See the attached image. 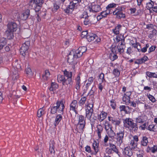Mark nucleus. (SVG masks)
I'll use <instances>...</instances> for the list:
<instances>
[{"instance_id": "27", "label": "nucleus", "mask_w": 157, "mask_h": 157, "mask_svg": "<svg viewBox=\"0 0 157 157\" xmlns=\"http://www.w3.org/2000/svg\"><path fill=\"white\" fill-rule=\"evenodd\" d=\"M107 115V113L102 111L100 115V117L99 119L100 122L102 121L106 118Z\"/></svg>"}, {"instance_id": "20", "label": "nucleus", "mask_w": 157, "mask_h": 157, "mask_svg": "<svg viewBox=\"0 0 157 157\" xmlns=\"http://www.w3.org/2000/svg\"><path fill=\"white\" fill-rule=\"evenodd\" d=\"M103 130V128L101 125L99 124L97 125L96 131L97 132L98 138L100 139L101 138V133L102 132Z\"/></svg>"}, {"instance_id": "35", "label": "nucleus", "mask_w": 157, "mask_h": 157, "mask_svg": "<svg viewBox=\"0 0 157 157\" xmlns=\"http://www.w3.org/2000/svg\"><path fill=\"white\" fill-rule=\"evenodd\" d=\"M104 126L106 131L109 130L110 129H112V127L110 126V124L107 121H105Z\"/></svg>"}, {"instance_id": "52", "label": "nucleus", "mask_w": 157, "mask_h": 157, "mask_svg": "<svg viewBox=\"0 0 157 157\" xmlns=\"http://www.w3.org/2000/svg\"><path fill=\"white\" fill-rule=\"evenodd\" d=\"M116 6V4L114 3H112L109 4L107 7L106 9H108L113 8L115 7Z\"/></svg>"}, {"instance_id": "43", "label": "nucleus", "mask_w": 157, "mask_h": 157, "mask_svg": "<svg viewBox=\"0 0 157 157\" xmlns=\"http://www.w3.org/2000/svg\"><path fill=\"white\" fill-rule=\"evenodd\" d=\"M111 51L113 53H117L119 52V47L118 46H115L113 47Z\"/></svg>"}, {"instance_id": "63", "label": "nucleus", "mask_w": 157, "mask_h": 157, "mask_svg": "<svg viewBox=\"0 0 157 157\" xmlns=\"http://www.w3.org/2000/svg\"><path fill=\"white\" fill-rule=\"evenodd\" d=\"M94 79L92 77H89L88 79V83H90L91 84L93 82Z\"/></svg>"}, {"instance_id": "51", "label": "nucleus", "mask_w": 157, "mask_h": 157, "mask_svg": "<svg viewBox=\"0 0 157 157\" xmlns=\"http://www.w3.org/2000/svg\"><path fill=\"white\" fill-rule=\"evenodd\" d=\"M99 78L100 79L102 80V82H105V80L104 79V75L103 73H101L100 74Z\"/></svg>"}, {"instance_id": "37", "label": "nucleus", "mask_w": 157, "mask_h": 157, "mask_svg": "<svg viewBox=\"0 0 157 157\" xmlns=\"http://www.w3.org/2000/svg\"><path fill=\"white\" fill-rule=\"evenodd\" d=\"M130 97H128L127 98V96L124 95L122 98V100L126 104H128V103H129L130 101Z\"/></svg>"}, {"instance_id": "22", "label": "nucleus", "mask_w": 157, "mask_h": 157, "mask_svg": "<svg viewBox=\"0 0 157 157\" xmlns=\"http://www.w3.org/2000/svg\"><path fill=\"white\" fill-rule=\"evenodd\" d=\"M120 111L121 112L124 111L126 113H128L130 110L129 107L128 106L125 105H122L120 106Z\"/></svg>"}, {"instance_id": "61", "label": "nucleus", "mask_w": 157, "mask_h": 157, "mask_svg": "<svg viewBox=\"0 0 157 157\" xmlns=\"http://www.w3.org/2000/svg\"><path fill=\"white\" fill-rule=\"evenodd\" d=\"M154 126L153 125H150L148 127L149 130L151 131H154Z\"/></svg>"}, {"instance_id": "29", "label": "nucleus", "mask_w": 157, "mask_h": 157, "mask_svg": "<svg viewBox=\"0 0 157 157\" xmlns=\"http://www.w3.org/2000/svg\"><path fill=\"white\" fill-rule=\"evenodd\" d=\"M58 87V85L56 83L52 82L51 85V87L49 89L51 91H53Z\"/></svg>"}, {"instance_id": "59", "label": "nucleus", "mask_w": 157, "mask_h": 157, "mask_svg": "<svg viewBox=\"0 0 157 157\" xmlns=\"http://www.w3.org/2000/svg\"><path fill=\"white\" fill-rule=\"evenodd\" d=\"M79 50V48L78 49H77L75 53L76 54V56L77 58H79L81 56H79L81 54V52Z\"/></svg>"}, {"instance_id": "34", "label": "nucleus", "mask_w": 157, "mask_h": 157, "mask_svg": "<svg viewBox=\"0 0 157 157\" xmlns=\"http://www.w3.org/2000/svg\"><path fill=\"white\" fill-rule=\"evenodd\" d=\"M149 151H151L153 153L157 151V146H154L151 148L150 147L148 146L147 148L148 152Z\"/></svg>"}, {"instance_id": "55", "label": "nucleus", "mask_w": 157, "mask_h": 157, "mask_svg": "<svg viewBox=\"0 0 157 157\" xmlns=\"http://www.w3.org/2000/svg\"><path fill=\"white\" fill-rule=\"evenodd\" d=\"M110 105L112 108L114 109L116 107V104L114 102V100H112L110 101Z\"/></svg>"}, {"instance_id": "44", "label": "nucleus", "mask_w": 157, "mask_h": 157, "mask_svg": "<svg viewBox=\"0 0 157 157\" xmlns=\"http://www.w3.org/2000/svg\"><path fill=\"white\" fill-rule=\"evenodd\" d=\"M115 53L111 54L109 56L110 58L112 61H114L117 58V56Z\"/></svg>"}, {"instance_id": "47", "label": "nucleus", "mask_w": 157, "mask_h": 157, "mask_svg": "<svg viewBox=\"0 0 157 157\" xmlns=\"http://www.w3.org/2000/svg\"><path fill=\"white\" fill-rule=\"evenodd\" d=\"M109 12L108 10H106L105 11H103L101 13V14L102 16V17H106L107 15L109 13Z\"/></svg>"}, {"instance_id": "16", "label": "nucleus", "mask_w": 157, "mask_h": 157, "mask_svg": "<svg viewBox=\"0 0 157 157\" xmlns=\"http://www.w3.org/2000/svg\"><path fill=\"white\" fill-rule=\"evenodd\" d=\"M124 152L125 155L129 157L132 155V148L130 147H125L124 149Z\"/></svg>"}, {"instance_id": "46", "label": "nucleus", "mask_w": 157, "mask_h": 157, "mask_svg": "<svg viewBox=\"0 0 157 157\" xmlns=\"http://www.w3.org/2000/svg\"><path fill=\"white\" fill-rule=\"evenodd\" d=\"M35 4L42 5L44 3L43 0H33Z\"/></svg>"}, {"instance_id": "6", "label": "nucleus", "mask_w": 157, "mask_h": 157, "mask_svg": "<svg viewBox=\"0 0 157 157\" xmlns=\"http://www.w3.org/2000/svg\"><path fill=\"white\" fill-rule=\"evenodd\" d=\"M93 104L92 103L88 102L86 105V117L90 119L91 117L93 112Z\"/></svg>"}, {"instance_id": "23", "label": "nucleus", "mask_w": 157, "mask_h": 157, "mask_svg": "<svg viewBox=\"0 0 157 157\" xmlns=\"http://www.w3.org/2000/svg\"><path fill=\"white\" fill-rule=\"evenodd\" d=\"M64 76H66L67 77V78L66 79H68L70 78L71 80V84H72V72H69L67 71L66 70H65L64 71Z\"/></svg>"}, {"instance_id": "28", "label": "nucleus", "mask_w": 157, "mask_h": 157, "mask_svg": "<svg viewBox=\"0 0 157 157\" xmlns=\"http://www.w3.org/2000/svg\"><path fill=\"white\" fill-rule=\"evenodd\" d=\"M9 96L13 99H17L19 98V96L17 94V92L15 91H13L11 94H9Z\"/></svg>"}, {"instance_id": "7", "label": "nucleus", "mask_w": 157, "mask_h": 157, "mask_svg": "<svg viewBox=\"0 0 157 157\" xmlns=\"http://www.w3.org/2000/svg\"><path fill=\"white\" fill-rule=\"evenodd\" d=\"M30 45V42L29 41H26L22 44L20 50V53L22 56H25L26 54L28 53V50Z\"/></svg>"}, {"instance_id": "56", "label": "nucleus", "mask_w": 157, "mask_h": 157, "mask_svg": "<svg viewBox=\"0 0 157 157\" xmlns=\"http://www.w3.org/2000/svg\"><path fill=\"white\" fill-rule=\"evenodd\" d=\"M25 71L27 74L31 75L32 74V70L30 68H27Z\"/></svg>"}, {"instance_id": "50", "label": "nucleus", "mask_w": 157, "mask_h": 157, "mask_svg": "<svg viewBox=\"0 0 157 157\" xmlns=\"http://www.w3.org/2000/svg\"><path fill=\"white\" fill-rule=\"evenodd\" d=\"M136 120L137 123L142 124L144 122V121L140 117H138L136 119Z\"/></svg>"}, {"instance_id": "1", "label": "nucleus", "mask_w": 157, "mask_h": 157, "mask_svg": "<svg viewBox=\"0 0 157 157\" xmlns=\"http://www.w3.org/2000/svg\"><path fill=\"white\" fill-rule=\"evenodd\" d=\"M7 28L5 35L8 39H12L13 37V33L17 29V25L15 22H9L7 25Z\"/></svg>"}, {"instance_id": "49", "label": "nucleus", "mask_w": 157, "mask_h": 157, "mask_svg": "<svg viewBox=\"0 0 157 157\" xmlns=\"http://www.w3.org/2000/svg\"><path fill=\"white\" fill-rule=\"evenodd\" d=\"M113 73L116 76H119L120 73L119 71L117 69H114L113 70Z\"/></svg>"}, {"instance_id": "54", "label": "nucleus", "mask_w": 157, "mask_h": 157, "mask_svg": "<svg viewBox=\"0 0 157 157\" xmlns=\"http://www.w3.org/2000/svg\"><path fill=\"white\" fill-rule=\"evenodd\" d=\"M58 0L56 2V5H54V8L56 9V10H57L60 6L62 7V6H59V3H58Z\"/></svg>"}, {"instance_id": "32", "label": "nucleus", "mask_w": 157, "mask_h": 157, "mask_svg": "<svg viewBox=\"0 0 157 157\" xmlns=\"http://www.w3.org/2000/svg\"><path fill=\"white\" fill-rule=\"evenodd\" d=\"M50 75V73L48 70H46L45 71L44 74L43 75V78L45 80H47Z\"/></svg>"}, {"instance_id": "19", "label": "nucleus", "mask_w": 157, "mask_h": 157, "mask_svg": "<svg viewBox=\"0 0 157 157\" xmlns=\"http://www.w3.org/2000/svg\"><path fill=\"white\" fill-rule=\"evenodd\" d=\"M6 39L4 37L0 38V50L2 49L3 47L6 45Z\"/></svg>"}, {"instance_id": "13", "label": "nucleus", "mask_w": 157, "mask_h": 157, "mask_svg": "<svg viewBox=\"0 0 157 157\" xmlns=\"http://www.w3.org/2000/svg\"><path fill=\"white\" fill-rule=\"evenodd\" d=\"M97 37V36L93 33H89L88 35L86 36V39L89 42L94 41V40Z\"/></svg>"}, {"instance_id": "3", "label": "nucleus", "mask_w": 157, "mask_h": 157, "mask_svg": "<svg viewBox=\"0 0 157 157\" xmlns=\"http://www.w3.org/2000/svg\"><path fill=\"white\" fill-rule=\"evenodd\" d=\"M124 129L120 128L117 130V134L116 136V142L120 145L123 142L124 138Z\"/></svg>"}, {"instance_id": "38", "label": "nucleus", "mask_w": 157, "mask_h": 157, "mask_svg": "<svg viewBox=\"0 0 157 157\" xmlns=\"http://www.w3.org/2000/svg\"><path fill=\"white\" fill-rule=\"evenodd\" d=\"M79 50L80 51L81 54L79 56H82L83 53L86 50V48L84 46L80 47L79 48Z\"/></svg>"}, {"instance_id": "60", "label": "nucleus", "mask_w": 157, "mask_h": 157, "mask_svg": "<svg viewBox=\"0 0 157 157\" xmlns=\"http://www.w3.org/2000/svg\"><path fill=\"white\" fill-rule=\"evenodd\" d=\"M156 48V47L155 46H152L150 47L149 49L148 52L150 53L152 52Z\"/></svg>"}, {"instance_id": "21", "label": "nucleus", "mask_w": 157, "mask_h": 157, "mask_svg": "<svg viewBox=\"0 0 157 157\" xmlns=\"http://www.w3.org/2000/svg\"><path fill=\"white\" fill-rule=\"evenodd\" d=\"M147 59V57L146 56H144L141 59H137L135 61V63L138 64H140L145 62Z\"/></svg>"}, {"instance_id": "25", "label": "nucleus", "mask_w": 157, "mask_h": 157, "mask_svg": "<svg viewBox=\"0 0 157 157\" xmlns=\"http://www.w3.org/2000/svg\"><path fill=\"white\" fill-rule=\"evenodd\" d=\"M62 117L61 114H59L56 117L55 122L54 123V124L55 126L59 124L60 121L62 120Z\"/></svg>"}, {"instance_id": "10", "label": "nucleus", "mask_w": 157, "mask_h": 157, "mask_svg": "<svg viewBox=\"0 0 157 157\" xmlns=\"http://www.w3.org/2000/svg\"><path fill=\"white\" fill-rule=\"evenodd\" d=\"M76 3L74 2H71L70 5L65 8L63 6H62V9L65 12L67 13H71L74 10V8L75 6Z\"/></svg>"}, {"instance_id": "12", "label": "nucleus", "mask_w": 157, "mask_h": 157, "mask_svg": "<svg viewBox=\"0 0 157 157\" xmlns=\"http://www.w3.org/2000/svg\"><path fill=\"white\" fill-rule=\"evenodd\" d=\"M113 14L114 15H116L118 19L125 18V13L121 10H117L113 12Z\"/></svg>"}, {"instance_id": "31", "label": "nucleus", "mask_w": 157, "mask_h": 157, "mask_svg": "<svg viewBox=\"0 0 157 157\" xmlns=\"http://www.w3.org/2000/svg\"><path fill=\"white\" fill-rule=\"evenodd\" d=\"M121 27V25H118L116 26L115 29L113 30L114 33L116 34H119V31Z\"/></svg>"}, {"instance_id": "58", "label": "nucleus", "mask_w": 157, "mask_h": 157, "mask_svg": "<svg viewBox=\"0 0 157 157\" xmlns=\"http://www.w3.org/2000/svg\"><path fill=\"white\" fill-rule=\"evenodd\" d=\"M148 97L149 99L152 102H154L155 101V98L152 95L149 94L148 96Z\"/></svg>"}, {"instance_id": "39", "label": "nucleus", "mask_w": 157, "mask_h": 157, "mask_svg": "<svg viewBox=\"0 0 157 157\" xmlns=\"http://www.w3.org/2000/svg\"><path fill=\"white\" fill-rule=\"evenodd\" d=\"M137 147V143L135 142L134 140H131L130 144V147L132 149H134Z\"/></svg>"}, {"instance_id": "62", "label": "nucleus", "mask_w": 157, "mask_h": 157, "mask_svg": "<svg viewBox=\"0 0 157 157\" xmlns=\"http://www.w3.org/2000/svg\"><path fill=\"white\" fill-rule=\"evenodd\" d=\"M18 77V75L17 74H16V73L15 74H13L12 76V78L14 80L17 79Z\"/></svg>"}, {"instance_id": "64", "label": "nucleus", "mask_w": 157, "mask_h": 157, "mask_svg": "<svg viewBox=\"0 0 157 157\" xmlns=\"http://www.w3.org/2000/svg\"><path fill=\"white\" fill-rule=\"evenodd\" d=\"M85 150L86 151L90 153L91 151V149L89 146H87L85 147Z\"/></svg>"}, {"instance_id": "9", "label": "nucleus", "mask_w": 157, "mask_h": 157, "mask_svg": "<svg viewBox=\"0 0 157 157\" xmlns=\"http://www.w3.org/2000/svg\"><path fill=\"white\" fill-rule=\"evenodd\" d=\"M82 109V107L81 106L78 108V105L77 101L75 100H74L71 102L70 105V110L74 112L76 114L78 113L77 109L79 110H81Z\"/></svg>"}, {"instance_id": "15", "label": "nucleus", "mask_w": 157, "mask_h": 157, "mask_svg": "<svg viewBox=\"0 0 157 157\" xmlns=\"http://www.w3.org/2000/svg\"><path fill=\"white\" fill-rule=\"evenodd\" d=\"M29 15L30 10H27L22 13L21 16V17L22 19L25 20L28 18Z\"/></svg>"}, {"instance_id": "33", "label": "nucleus", "mask_w": 157, "mask_h": 157, "mask_svg": "<svg viewBox=\"0 0 157 157\" xmlns=\"http://www.w3.org/2000/svg\"><path fill=\"white\" fill-rule=\"evenodd\" d=\"M148 143L147 138L146 136L143 137L141 142V145L144 146H146Z\"/></svg>"}, {"instance_id": "45", "label": "nucleus", "mask_w": 157, "mask_h": 157, "mask_svg": "<svg viewBox=\"0 0 157 157\" xmlns=\"http://www.w3.org/2000/svg\"><path fill=\"white\" fill-rule=\"evenodd\" d=\"M154 5V3L153 2H149L148 3H147V8L151 9L152 8H153V6Z\"/></svg>"}, {"instance_id": "26", "label": "nucleus", "mask_w": 157, "mask_h": 157, "mask_svg": "<svg viewBox=\"0 0 157 157\" xmlns=\"http://www.w3.org/2000/svg\"><path fill=\"white\" fill-rule=\"evenodd\" d=\"M78 124L85 125V120L84 118V116L82 115H79V121Z\"/></svg>"}, {"instance_id": "40", "label": "nucleus", "mask_w": 157, "mask_h": 157, "mask_svg": "<svg viewBox=\"0 0 157 157\" xmlns=\"http://www.w3.org/2000/svg\"><path fill=\"white\" fill-rule=\"evenodd\" d=\"M86 99V98L85 97H84L81 98L78 102V103L80 106L83 105L85 104Z\"/></svg>"}, {"instance_id": "36", "label": "nucleus", "mask_w": 157, "mask_h": 157, "mask_svg": "<svg viewBox=\"0 0 157 157\" xmlns=\"http://www.w3.org/2000/svg\"><path fill=\"white\" fill-rule=\"evenodd\" d=\"M147 75L150 78H157V75L155 73H152L147 71L146 73Z\"/></svg>"}, {"instance_id": "5", "label": "nucleus", "mask_w": 157, "mask_h": 157, "mask_svg": "<svg viewBox=\"0 0 157 157\" xmlns=\"http://www.w3.org/2000/svg\"><path fill=\"white\" fill-rule=\"evenodd\" d=\"M124 123L125 126L128 128H131L135 131L138 129L136 124L134 123L133 120L131 118H126L124 121Z\"/></svg>"}, {"instance_id": "11", "label": "nucleus", "mask_w": 157, "mask_h": 157, "mask_svg": "<svg viewBox=\"0 0 157 157\" xmlns=\"http://www.w3.org/2000/svg\"><path fill=\"white\" fill-rule=\"evenodd\" d=\"M89 11L90 12H97L101 10V8L100 6L98 5H94V3L92 4L90 6H89Z\"/></svg>"}, {"instance_id": "30", "label": "nucleus", "mask_w": 157, "mask_h": 157, "mask_svg": "<svg viewBox=\"0 0 157 157\" xmlns=\"http://www.w3.org/2000/svg\"><path fill=\"white\" fill-rule=\"evenodd\" d=\"M99 146V144L97 143L96 141H94L93 144V147L94 150L95 152V155L98 152V147Z\"/></svg>"}, {"instance_id": "24", "label": "nucleus", "mask_w": 157, "mask_h": 157, "mask_svg": "<svg viewBox=\"0 0 157 157\" xmlns=\"http://www.w3.org/2000/svg\"><path fill=\"white\" fill-rule=\"evenodd\" d=\"M106 132L109 137L112 139L114 138L115 133L114 131L112 130V129H110L109 130Z\"/></svg>"}, {"instance_id": "57", "label": "nucleus", "mask_w": 157, "mask_h": 157, "mask_svg": "<svg viewBox=\"0 0 157 157\" xmlns=\"http://www.w3.org/2000/svg\"><path fill=\"white\" fill-rule=\"evenodd\" d=\"M111 150L112 149L113 151H114L115 152H117V150L116 148V146L113 145L111 144L110 145Z\"/></svg>"}, {"instance_id": "4", "label": "nucleus", "mask_w": 157, "mask_h": 157, "mask_svg": "<svg viewBox=\"0 0 157 157\" xmlns=\"http://www.w3.org/2000/svg\"><path fill=\"white\" fill-rule=\"evenodd\" d=\"M56 105L53 106L51 109V113L55 114L57 111L58 109L61 111V113H63V110L64 108V105L63 101H57L56 104Z\"/></svg>"}, {"instance_id": "14", "label": "nucleus", "mask_w": 157, "mask_h": 157, "mask_svg": "<svg viewBox=\"0 0 157 157\" xmlns=\"http://www.w3.org/2000/svg\"><path fill=\"white\" fill-rule=\"evenodd\" d=\"M81 79L80 75H78L77 77L75 78V83L76 84L75 86V88L77 90H79L81 86Z\"/></svg>"}, {"instance_id": "48", "label": "nucleus", "mask_w": 157, "mask_h": 157, "mask_svg": "<svg viewBox=\"0 0 157 157\" xmlns=\"http://www.w3.org/2000/svg\"><path fill=\"white\" fill-rule=\"evenodd\" d=\"M150 46L149 44H146V46L143 48L141 49V51L143 52H145L147 50V48Z\"/></svg>"}, {"instance_id": "53", "label": "nucleus", "mask_w": 157, "mask_h": 157, "mask_svg": "<svg viewBox=\"0 0 157 157\" xmlns=\"http://www.w3.org/2000/svg\"><path fill=\"white\" fill-rule=\"evenodd\" d=\"M89 33H88L87 31H83L82 33V37H84L85 36H86H86L89 34Z\"/></svg>"}, {"instance_id": "41", "label": "nucleus", "mask_w": 157, "mask_h": 157, "mask_svg": "<svg viewBox=\"0 0 157 157\" xmlns=\"http://www.w3.org/2000/svg\"><path fill=\"white\" fill-rule=\"evenodd\" d=\"M43 108H40L37 111V116L39 117H40L43 114Z\"/></svg>"}, {"instance_id": "42", "label": "nucleus", "mask_w": 157, "mask_h": 157, "mask_svg": "<svg viewBox=\"0 0 157 157\" xmlns=\"http://www.w3.org/2000/svg\"><path fill=\"white\" fill-rule=\"evenodd\" d=\"M42 5L35 4L34 9L36 12H38L41 9Z\"/></svg>"}, {"instance_id": "17", "label": "nucleus", "mask_w": 157, "mask_h": 157, "mask_svg": "<svg viewBox=\"0 0 157 157\" xmlns=\"http://www.w3.org/2000/svg\"><path fill=\"white\" fill-rule=\"evenodd\" d=\"M85 125L78 124L75 130L78 132L82 133L83 132V129Z\"/></svg>"}, {"instance_id": "2", "label": "nucleus", "mask_w": 157, "mask_h": 157, "mask_svg": "<svg viewBox=\"0 0 157 157\" xmlns=\"http://www.w3.org/2000/svg\"><path fill=\"white\" fill-rule=\"evenodd\" d=\"M57 81L59 82L62 83L63 86L69 89L72 86L71 84V80L70 78L67 79L64 75H60L57 76Z\"/></svg>"}, {"instance_id": "8", "label": "nucleus", "mask_w": 157, "mask_h": 157, "mask_svg": "<svg viewBox=\"0 0 157 157\" xmlns=\"http://www.w3.org/2000/svg\"><path fill=\"white\" fill-rule=\"evenodd\" d=\"M71 52H70L67 56V60L68 62L73 65L72 67L74 70L75 68V65L77 64V62L75 61V59H76V57L75 54H73L72 55L71 54Z\"/></svg>"}, {"instance_id": "18", "label": "nucleus", "mask_w": 157, "mask_h": 157, "mask_svg": "<svg viewBox=\"0 0 157 157\" xmlns=\"http://www.w3.org/2000/svg\"><path fill=\"white\" fill-rule=\"evenodd\" d=\"M124 39L121 41V43L120 45L118 47L119 52L120 53H122L124 52V49L125 48V43L124 41Z\"/></svg>"}]
</instances>
